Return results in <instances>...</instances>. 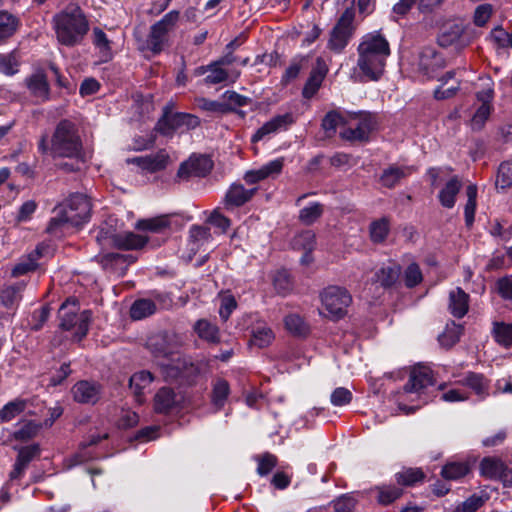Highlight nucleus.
Here are the masks:
<instances>
[{
    "label": "nucleus",
    "instance_id": "obj_8",
    "mask_svg": "<svg viewBox=\"0 0 512 512\" xmlns=\"http://www.w3.org/2000/svg\"><path fill=\"white\" fill-rule=\"evenodd\" d=\"M179 11L172 10L165 14L162 19L153 24L145 44L141 50L159 54L168 41V33L174 29L179 20Z\"/></svg>",
    "mask_w": 512,
    "mask_h": 512
},
{
    "label": "nucleus",
    "instance_id": "obj_30",
    "mask_svg": "<svg viewBox=\"0 0 512 512\" xmlns=\"http://www.w3.org/2000/svg\"><path fill=\"white\" fill-rule=\"evenodd\" d=\"M24 288L23 282L4 287L0 292L1 304L7 309H13L20 302Z\"/></svg>",
    "mask_w": 512,
    "mask_h": 512
},
{
    "label": "nucleus",
    "instance_id": "obj_46",
    "mask_svg": "<svg viewBox=\"0 0 512 512\" xmlns=\"http://www.w3.org/2000/svg\"><path fill=\"white\" fill-rule=\"evenodd\" d=\"M147 242V239L141 235L134 233H126L118 236L116 239L117 245L122 249H139L143 247Z\"/></svg>",
    "mask_w": 512,
    "mask_h": 512
},
{
    "label": "nucleus",
    "instance_id": "obj_20",
    "mask_svg": "<svg viewBox=\"0 0 512 512\" xmlns=\"http://www.w3.org/2000/svg\"><path fill=\"white\" fill-rule=\"evenodd\" d=\"M293 122L290 114L277 115L268 122L264 123L252 136V142H258L270 134L276 133L281 129H286Z\"/></svg>",
    "mask_w": 512,
    "mask_h": 512
},
{
    "label": "nucleus",
    "instance_id": "obj_35",
    "mask_svg": "<svg viewBox=\"0 0 512 512\" xmlns=\"http://www.w3.org/2000/svg\"><path fill=\"white\" fill-rule=\"evenodd\" d=\"M412 168L391 166L383 171L381 182L384 186L391 188L394 187L402 178L410 175Z\"/></svg>",
    "mask_w": 512,
    "mask_h": 512
},
{
    "label": "nucleus",
    "instance_id": "obj_54",
    "mask_svg": "<svg viewBox=\"0 0 512 512\" xmlns=\"http://www.w3.org/2000/svg\"><path fill=\"white\" fill-rule=\"evenodd\" d=\"M424 478V474L420 469H406L396 474V480L402 485H413L416 482L421 481Z\"/></svg>",
    "mask_w": 512,
    "mask_h": 512
},
{
    "label": "nucleus",
    "instance_id": "obj_1",
    "mask_svg": "<svg viewBox=\"0 0 512 512\" xmlns=\"http://www.w3.org/2000/svg\"><path fill=\"white\" fill-rule=\"evenodd\" d=\"M358 59L355 75L361 81H377L384 74L390 55L387 39L379 32L365 34L357 48Z\"/></svg>",
    "mask_w": 512,
    "mask_h": 512
},
{
    "label": "nucleus",
    "instance_id": "obj_23",
    "mask_svg": "<svg viewBox=\"0 0 512 512\" xmlns=\"http://www.w3.org/2000/svg\"><path fill=\"white\" fill-rule=\"evenodd\" d=\"M181 401V397L176 395L170 388H161L154 397V408L158 413H168L176 407Z\"/></svg>",
    "mask_w": 512,
    "mask_h": 512
},
{
    "label": "nucleus",
    "instance_id": "obj_13",
    "mask_svg": "<svg viewBox=\"0 0 512 512\" xmlns=\"http://www.w3.org/2000/svg\"><path fill=\"white\" fill-rule=\"evenodd\" d=\"M481 475L490 479H502L505 484L512 485V470L496 457H485L480 463Z\"/></svg>",
    "mask_w": 512,
    "mask_h": 512
},
{
    "label": "nucleus",
    "instance_id": "obj_12",
    "mask_svg": "<svg viewBox=\"0 0 512 512\" xmlns=\"http://www.w3.org/2000/svg\"><path fill=\"white\" fill-rule=\"evenodd\" d=\"M212 169V162L206 156L190 157L184 161L178 171L177 178L179 180H188L191 177H203Z\"/></svg>",
    "mask_w": 512,
    "mask_h": 512
},
{
    "label": "nucleus",
    "instance_id": "obj_3",
    "mask_svg": "<svg viewBox=\"0 0 512 512\" xmlns=\"http://www.w3.org/2000/svg\"><path fill=\"white\" fill-rule=\"evenodd\" d=\"M57 41L72 47L82 42L89 30V23L77 5H69L52 18Z\"/></svg>",
    "mask_w": 512,
    "mask_h": 512
},
{
    "label": "nucleus",
    "instance_id": "obj_34",
    "mask_svg": "<svg viewBox=\"0 0 512 512\" xmlns=\"http://www.w3.org/2000/svg\"><path fill=\"white\" fill-rule=\"evenodd\" d=\"M459 382L471 388L479 396L484 397L488 393V381L481 374L469 372Z\"/></svg>",
    "mask_w": 512,
    "mask_h": 512
},
{
    "label": "nucleus",
    "instance_id": "obj_60",
    "mask_svg": "<svg viewBox=\"0 0 512 512\" xmlns=\"http://www.w3.org/2000/svg\"><path fill=\"white\" fill-rule=\"evenodd\" d=\"M277 464V458L269 453L258 458L257 473L260 476L269 474Z\"/></svg>",
    "mask_w": 512,
    "mask_h": 512
},
{
    "label": "nucleus",
    "instance_id": "obj_44",
    "mask_svg": "<svg viewBox=\"0 0 512 512\" xmlns=\"http://www.w3.org/2000/svg\"><path fill=\"white\" fill-rule=\"evenodd\" d=\"M272 282L276 292L282 296L289 294L293 287L290 275L285 270L276 271L272 277Z\"/></svg>",
    "mask_w": 512,
    "mask_h": 512
},
{
    "label": "nucleus",
    "instance_id": "obj_39",
    "mask_svg": "<svg viewBox=\"0 0 512 512\" xmlns=\"http://www.w3.org/2000/svg\"><path fill=\"white\" fill-rule=\"evenodd\" d=\"M470 471V467L466 462H448L443 466L441 475L446 480H458L466 476Z\"/></svg>",
    "mask_w": 512,
    "mask_h": 512
},
{
    "label": "nucleus",
    "instance_id": "obj_59",
    "mask_svg": "<svg viewBox=\"0 0 512 512\" xmlns=\"http://www.w3.org/2000/svg\"><path fill=\"white\" fill-rule=\"evenodd\" d=\"M343 118L336 112H329L322 121V127L328 136L335 133L337 127L341 125Z\"/></svg>",
    "mask_w": 512,
    "mask_h": 512
},
{
    "label": "nucleus",
    "instance_id": "obj_49",
    "mask_svg": "<svg viewBox=\"0 0 512 512\" xmlns=\"http://www.w3.org/2000/svg\"><path fill=\"white\" fill-rule=\"evenodd\" d=\"M17 27L18 21L13 15L7 12H0V40L12 36Z\"/></svg>",
    "mask_w": 512,
    "mask_h": 512
},
{
    "label": "nucleus",
    "instance_id": "obj_62",
    "mask_svg": "<svg viewBox=\"0 0 512 512\" xmlns=\"http://www.w3.org/2000/svg\"><path fill=\"white\" fill-rule=\"evenodd\" d=\"M50 315V308L43 306L41 309L34 311L31 317V329L34 331L40 330L46 323Z\"/></svg>",
    "mask_w": 512,
    "mask_h": 512
},
{
    "label": "nucleus",
    "instance_id": "obj_28",
    "mask_svg": "<svg viewBox=\"0 0 512 512\" xmlns=\"http://www.w3.org/2000/svg\"><path fill=\"white\" fill-rule=\"evenodd\" d=\"M439 81L441 82V85L434 91V97L437 100L451 98L459 89V82L454 80L453 71L447 72L439 79Z\"/></svg>",
    "mask_w": 512,
    "mask_h": 512
},
{
    "label": "nucleus",
    "instance_id": "obj_5",
    "mask_svg": "<svg viewBox=\"0 0 512 512\" xmlns=\"http://www.w3.org/2000/svg\"><path fill=\"white\" fill-rule=\"evenodd\" d=\"M432 371L426 366L414 367L403 390L397 395L399 409L411 413L426 403L422 399L424 389L432 385Z\"/></svg>",
    "mask_w": 512,
    "mask_h": 512
},
{
    "label": "nucleus",
    "instance_id": "obj_64",
    "mask_svg": "<svg viewBox=\"0 0 512 512\" xmlns=\"http://www.w3.org/2000/svg\"><path fill=\"white\" fill-rule=\"evenodd\" d=\"M484 503L482 497L472 495L456 507L453 512H476Z\"/></svg>",
    "mask_w": 512,
    "mask_h": 512
},
{
    "label": "nucleus",
    "instance_id": "obj_27",
    "mask_svg": "<svg viewBox=\"0 0 512 512\" xmlns=\"http://www.w3.org/2000/svg\"><path fill=\"white\" fill-rule=\"evenodd\" d=\"M240 76V71L236 69H232L231 71H227L223 69L216 62H213L208 65V75L204 79L206 84H219L225 82L227 80H231L232 82L236 81Z\"/></svg>",
    "mask_w": 512,
    "mask_h": 512
},
{
    "label": "nucleus",
    "instance_id": "obj_14",
    "mask_svg": "<svg viewBox=\"0 0 512 512\" xmlns=\"http://www.w3.org/2000/svg\"><path fill=\"white\" fill-rule=\"evenodd\" d=\"M200 121L198 117L185 114V113H177L171 116L166 117L163 122L159 123V129L164 134H169L171 131L181 129L190 130L194 129L199 125Z\"/></svg>",
    "mask_w": 512,
    "mask_h": 512
},
{
    "label": "nucleus",
    "instance_id": "obj_16",
    "mask_svg": "<svg viewBox=\"0 0 512 512\" xmlns=\"http://www.w3.org/2000/svg\"><path fill=\"white\" fill-rule=\"evenodd\" d=\"M127 161L137 165L145 172L154 173L166 168L169 162V155L164 150H160L155 154L135 157Z\"/></svg>",
    "mask_w": 512,
    "mask_h": 512
},
{
    "label": "nucleus",
    "instance_id": "obj_53",
    "mask_svg": "<svg viewBox=\"0 0 512 512\" xmlns=\"http://www.w3.org/2000/svg\"><path fill=\"white\" fill-rule=\"evenodd\" d=\"M210 230L207 227L194 225L190 228L189 237L192 242V250L198 249L200 244L210 238Z\"/></svg>",
    "mask_w": 512,
    "mask_h": 512
},
{
    "label": "nucleus",
    "instance_id": "obj_43",
    "mask_svg": "<svg viewBox=\"0 0 512 512\" xmlns=\"http://www.w3.org/2000/svg\"><path fill=\"white\" fill-rule=\"evenodd\" d=\"M284 324L285 328L294 335H306L309 331L308 325L298 314L287 315L284 319Z\"/></svg>",
    "mask_w": 512,
    "mask_h": 512
},
{
    "label": "nucleus",
    "instance_id": "obj_10",
    "mask_svg": "<svg viewBox=\"0 0 512 512\" xmlns=\"http://www.w3.org/2000/svg\"><path fill=\"white\" fill-rule=\"evenodd\" d=\"M374 125L375 122L370 114L360 113L350 118L348 126L340 132V135L349 141H363L368 139Z\"/></svg>",
    "mask_w": 512,
    "mask_h": 512
},
{
    "label": "nucleus",
    "instance_id": "obj_52",
    "mask_svg": "<svg viewBox=\"0 0 512 512\" xmlns=\"http://www.w3.org/2000/svg\"><path fill=\"white\" fill-rule=\"evenodd\" d=\"M315 246V234L310 231H303L293 239V247L311 252Z\"/></svg>",
    "mask_w": 512,
    "mask_h": 512
},
{
    "label": "nucleus",
    "instance_id": "obj_21",
    "mask_svg": "<svg viewBox=\"0 0 512 512\" xmlns=\"http://www.w3.org/2000/svg\"><path fill=\"white\" fill-rule=\"evenodd\" d=\"M255 190V188L246 189L240 183H233L225 194L224 203L226 207L242 206L252 198Z\"/></svg>",
    "mask_w": 512,
    "mask_h": 512
},
{
    "label": "nucleus",
    "instance_id": "obj_47",
    "mask_svg": "<svg viewBox=\"0 0 512 512\" xmlns=\"http://www.w3.org/2000/svg\"><path fill=\"white\" fill-rule=\"evenodd\" d=\"M93 44L106 61L111 58V42L100 28L93 29Z\"/></svg>",
    "mask_w": 512,
    "mask_h": 512
},
{
    "label": "nucleus",
    "instance_id": "obj_22",
    "mask_svg": "<svg viewBox=\"0 0 512 512\" xmlns=\"http://www.w3.org/2000/svg\"><path fill=\"white\" fill-rule=\"evenodd\" d=\"M464 32V28L460 23L448 22L444 24L439 31L437 41L442 47L456 45Z\"/></svg>",
    "mask_w": 512,
    "mask_h": 512
},
{
    "label": "nucleus",
    "instance_id": "obj_37",
    "mask_svg": "<svg viewBox=\"0 0 512 512\" xmlns=\"http://www.w3.org/2000/svg\"><path fill=\"white\" fill-rule=\"evenodd\" d=\"M400 275V267L396 264H389L381 267L375 274L376 282L383 287L392 286Z\"/></svg>",
    "mask_w": 512,
    "mask_h": 512
},
{
    "label": "nucleus",
    "instance_id": "obj_41",
    "mask_svg": "<svg viewBox=\"0 0 512 512\" xmlns=\"http://www.w3.org/2000/svg\"><path fill=\"white\" fill-rule=\"evenodd\" d=\"M467 202L464 207L465 223L471 226L474 222L476 211L477 187L476 185H469L466 188Z\"/></svg>",
    "mask_w": 512,
    "mask_h": 512
},
{
    "label": "nucleus",
    "instance_id": "obj_29",
    "mask_svg": "<svg viewBox=\"0 0 512 512\" xmlns=\"http://www.w3.org/2000/svg\"><path fill=\"white\" fill-rule=\"evenodd\" d=\"M194 331L200 339L208 343L217 344L220 342L219 328L206 319L198 320L194 325Z\"/></svg>",
    "mask_w": 512,
    "mask_h": 512
},
{
    "label": "nucleus",
    "instance_id": "obj_36",
    "mask_svg": "<svg viewBox=\"0 0 512 512\" xmlns=\"http://www.w3.org/2000/svg\"><path fill=\"white\" fill-rule=\"evenodd\" d=\"M155 312L156 304L150 299H138L130 308V315L134 320H141L153 315Z\"/></svg>",
    "mask_w": 512,
    "mask_h": 512
},
{
    "label": "nucleus",
    "instance_id": "obj_32",
    "mask_svg": "<svg viewBox=\"0 0 512 512\" xmlns=\"http://www.w3.org/2000/svg\"><path fill=\"white\" fill-rule=\"evenodd\" d=\"M326 76V69L323 66L314 68L303 88L302 95L304 98L313 97L322 85V82Z\"/></svg>",
    "mask_w": 512,
    "mask_h": 512
},
{
    "label": "nucleus",
    "instance_id": "obj_4",
    "mask_svg": "<svg viewBox=\"0 0 512 512\" xmlns=\"http://www.w3.org/2000/svg\"><path fill=\"white\" fill-rule=\"evenodd\" d=\"M91 214L90 199L83 194H73L60 204L47 227V231L56 234L61 227H79L87 223Z\"/></svg>",
    "mask_w": 512,
    "mask_h": 512
},
{
    "label": "nucleus",
    "instance_id": "obj_42",
    "mask_svg": "<svg viewBox=\"0 0 512 512\" xmlns=\"http://www.w3.org/2000/svg\"><path fill=\"white\" fill-rule=\"evenodd\" d=\"M462 334V326L451 322L447 324L444 332L439 336V342L444 347H451L457 343Z\"/></svg>",
    "mask_w": 512,
    "mask_h": 512
},
{
    "label": "nucleus",
    "instance_id": "obj_63",
    "mask_svg": "<svg viewBox=\"0 0 512 512\" xmlns=\"http://www.w3.org/2000/svg\"><path fill=\"white\" fill-rule=\"evenodd\" d=\"M402 494V491L396 487H380L378 501L380 504L387 505L395 501Z\"/></svg>",
    "mask_w": 512,
    "mask_h": 512
},
{
    "label": "nucleus",
    "instance_id": "obj_11",
    "mask_svg": "<svg viewBox=\"0 0 512 512\" xmlns=\"http://www.w3.org/2000/svg\"><path fill=\"white\" fill-rule=\"evenodd\" d=\"M353 20L354 13L352 11L346 10L342 14L337 24L331 31L330 39L328 42V47L331 50L335 52H341L346 47L353 32Z\"/></svg>",
    "mask_w": 512,
    "mask_h": 512
},
{
    "label": "nucleus",
    "instance_id": "obj_40",
    "mask_svg": "<svg viewBox=\"0 0 512 512\" xmlns=\"http://www.w3.org/2000/svg\"><path fill=\"white\" fill-rule=\"evenodd\" d=\"M493 335L498 344L504 347L512 346V323L495 322Z\"/></svg>",
    "mask_w": 512,
    "mask_h": 512
},
{
    "label": "nucleus",
    "instance_id": "obj_26",
    "mask_svg": "<svg viewBox=\"0 0 512 512\" xmlns=\"http://www.w3.org/2000/svg\"><path fill=\"white\" fill-rule=\"evenodd\" d=\"M444 64L443 57L433 47H426L420 53L419 67L428 75L443 67Z\"/></svg>",
    "mask_w": 512,
    "mask_h": 512
},
{
    "label": "nucleus",
    "instance_id": "obj_51",
    "mask_svg": "<svg viewBox=\"0 0 512 512\" xmlns=\"http://www.w3.org/2000/svg\"><path fill=\"white\" fill-rule=\"evenodd\" d=\"M323 212V207L319 203H311L300 210L299 219L302 223L310 225L314 223Z\"/></svg>",
    "mask_w": 512,
    "mask_h": 512
},
{
    "label": "nucleus",
    "instance_id": "obj_61",
    "mask_svg": "<svg viewBox=\"0 0 512 512\" xmlns=\"http://www.w3.org/2000/svg\"><path fill=\"white\" fill-rule=\"evenodd\" d=\"M493 12V6L485 3L479 5L474 12V23L477 26H484L490 19Z\"/></svg>",
    "mask_w": 512,
    "mask_h": 512
},
{
    "label": "nucleus",
    "instance_id": "obj_25",
    "mask_svg": "<svg viewBox=\"0 0 512 512\" xmlns=\"http://www.w3.org/2000/svg\"><path fill=\"white\" fill-rule=\"evenodd\" d=\"M461 188L462 182L457 176H454L447 181L438 194V199L441 205L448 209L453 208L456 203V197Z\"/></svg>",
    "mask_w": 512,
    "mask_h": 512
},
{
    "label": "nucleus",
    "instance_id": "obj_6",
    "mask_svg": "<svg viewBox=\"0 0 512 512\" xmlns=\"http://www.w3.org/2000/svg\"><path fill=\"white\" fill-rule=\"evenodd\" d=\"M79 306L75 298H68L59 308L60 327L75 329V335L81 340L88 332L91 313L87 310L78 314Z\"/></svg>",
    "mask_w": 512,
    "mask_h": 512
},
{
    "label": "nucleus",
    "instance_id": "obj_19",
    "mask_svg": "<svg viewBox=\"0 0 512 512\" xmlns=\"http://www.w3.org/2000/svg\"><path fill=\"white\" fill-rule=\"evenodd\" d=\"M283 168V159H274L258 169L247 171L244 175V180L248 184H256L259 181L267 178H274L279 175Z\"/></svg>",
    "mask_w": 512,
    "mask_h": 512
},
{
    "label": "nucleus",
    "instance_id": "obj_45",
    "mask_svg": "<svg viewBox=\"0 0 512 512\" xmlns=\"http://www.w3.org/2000/svg\"><path fill=\"white\" fill-rule=\"evenodd\" d=\"M25 407V401L19 399L7 403L0 410V423H5L13 420L16 416H18L24 411Z\"/></svg>",
    "mask_w": 512,
    "mask_h": 512
},
{
    "label": "nucleus",
    "instance_id": "obj_33",
    "mask_svg": "<svg viewBox=\"0 0 512 512\" xmlns=\"http://www.w3.org/2000/svg\"><path fill=\"white\" fill-rule=\"evenodd\" d=\"M275 338L272 329L265 323H258L252 329L251 343L259 348L269 346Z\"/></svg>",
    "mask_w": 512,
    "mask_h": 512
},
{
    "label": "nucleus",
    "instance_id": "obj_9",
    "mask_svg": "<svg viewBox=\"0 0 512 512\" xmlns=\"http://www.w3.org/2000/svg\"><path fill=\"white\" fill-rule=\"evenodd\" d=\"M479 82L481 89L477 91L476 97L477 100L481 102V105L477 108L471 119V126L474 130L481 129L489 118L492 111L491 101L494 96L493 81L491 78L480 77Z\"/></svg>",
    "mask_w": 512,
    "mask_h": 512
},
{
    "label": "nucleus",
    "instance_id": "obj_48",
    "mask_svg": "<svg viewBox=\"0 0 512 512\" xmlns=\"http://www.w3.org/2000/svg\"><path fill=\"white\" fill-rule=\"evenodd\" d=\"M40 248L37 247L34 253H31L27 259L18 263L12 270V276L18 277L37 268V259L40 256Z\"/></svg>",
    "mask_w": 512,
    "mask_h": 512
},
{
    "label": "nucleus",
    "instance_id": "obj_31",
    "mask_svg": "<svg viewBox=\"0 0 512 512\" xmlns=\"http://www.w3.org/2000/svg\"><path fill=\"white\" fill-rule=\"evenodd\" d=\"M154 377L149 371L134 373L130 378V388L133 390L138 403H142L143 391L150 386Z\"/></svg>",
    "mask_w": 512,
    "mask_h": 512
},
{
    "label": "nucleus",
    "instance_id": "obj_50",
    "mask_svg": "<svg viewBox=\"0 0 512 512\" xmlns=\"http://www.w3.org/2000/svg\"><path fill=\"white\" fill-rule=\"evenodd\" d=\"M389 229V222L385 218L372 222L370 225L371 240L375 243L383 242L388 236Z\"/></svg>",
    "mask_w": 512,
    "mask_h": 512
},
{
    "label": "nucleus",
    "instance_id": "obj_15",
    "mask_svg": "<svg viewBox=\"0 0 512 512\" xmlns=\"http://www.w3.org/2000/svg\"><path fill=\"white\" fill-rule=\"evenodd\" d=\"M73 398L83 404H95L101 396V386L96 382L82 380L72 388Z\"/></svg>",
    "mask_w": 512,
    "mask_h": 512
},
{
    "label": "nucleus",
    "instance_id": "obj_57",
    "mask_svg": "<svg viewBox=\"0 0 512 512\" xmlns=\"http://www.w3.org/2000/svg\"><path fill=\"white\" fill-rule=\"evenodd\" d=\"M19 61L14 54H0V72L11 76L18 72Z\"/></svg>",
    "mask_w": 512,
    "mask_h": 512
},
{
    "label": "nucleus",
    "instance_id": "obj_2",
    "mask_svg": "<svg viewBox=\"0 0 512 512\" xmlns=\"http://www.w3.org/2000/svg\"><path fill=\"white\" fill-rule=\"evenodd\" d=\"M38 151L53 158L80 159L83 155V143L77 125L70 120H61L51 138L47 134L41 136Z\"/></svg>",
    "mask_w": 512,
    "mask_h": 512
},
{
    "label": "nucleus",
    "instance_id": "obj_24",
    "mask_svg": "<svg viewBox=\"0 0 512 512\" xmlns=\"http://www.w3.org/2000/svg\"><path fill=\"white\" fill-rule=\"evenodd\" d=\"M469 308V295L461 288H456L449 293L448 309L456 318H462L466 315Z\"/></svg>",
    "mask_w": 512,
    "mask_h": 512
},
{
    "label": "nucleus",
    "instance_id": "obj_38",
    "mask_svg": "<svg viewBox=\"0 0 512 512\" xmlns=\"http://www.w3.org/2000/svg\"><path fill=\"white\" fill-rule=\"evenodd\" d=\"M159 366L166 380L178 379L183 375L182 363L178 357L165 358L159 362Z\"/></svg>",
    "mask_w": 512,
    "mask_h": 512
},
{
    "label": "nucleus",
    "instance_id": "obj_56",
    "mask_svg": "<svg viewBox=\"0 0 512 512\" xmlns=\"http://www.w3.org/2000/svg\"><path fill=\"white\" fill-rule=\"evenodd\" d=\"M512 185V163L504 162L499 166L496 186L505 189Z\"/></svg>",
    "mask_w": 512,
    "mask_h": 512
},
{
    "label": "nucleus",
    "instance_id": "obj_18",
    "mask_svg": "<svg viewBox=\"0 0 512 512\" xmlns=\"http://www.w3.org/2000/svg\"><path fill=\"white\" fill-rule=\"evenodd\" d=\"M178 218L175 215H160L150 219L140 220L137 223V228L140 230H147L153 233H163L167 230L179 227Z\"/></svg>",
    "mask_w": 512,
    "mask_h": 512
},
{
    "label": "nucleus",
    "instance_id": "obj_7",
    "mask_svg": "<svg viewBox=\"0 0 512 512\" xmlns=\"http://www.w3.org/2000/svg\"><path fill=\"white\" fill-rule=\"evenodd\" d=\"M320 301L322 309L326 312L325 317L339 320L346 315L352 297L343 287L328 286L320 293Z\"/></svg>",
    "mask_w": 512,
    "mask_h": 512
},
{
    "label": "nucleus",
    "instance_id": "obj_58",
    "mask_svg": "<svg viewBox=\"0 0 512 512\" xmlns=\"http://www.w3.org/2000/svg\"><path fill=\"white\" fill-rule=\"evenodd\" d=\"M491 38L501 48L512 47V33H508L502 27H496L491 31Z\"/></svg>",
    "mask_w": 512,
    "mask_h": 512
},
{
    "label": "nucleus",
    "instance_id": "obj_17",
    "mask_svg": "<svg viewBox=\"0 0 512 512\" xmlns=\"http://www.w3.org/2000/svg\"><path fill=\"white\" fill-rule=\"evenodd\" d=\"M25 85L37 102L49 100L50 87L47 77L42 71H37L25 79Z\"/></svg>",
    "mask_w": 512,
    "mask_h": 512
},
{
    "label": "nucleus",
    "instance_id": "obj_55",
    "mask_svg": "<svg viewBox=\"0 0 512 512\" xmlns=\"http://www.w3.org/2000/svg\"><path fill=\"white\" fill-rule=\"evenodd\" d=\"M229 394V385L225 380H217L213 388L212 400L218 408L223 407Z\"/></svg>",
    "mask_w": 512,
    "mask_h": 512
}]
</instances>
